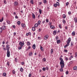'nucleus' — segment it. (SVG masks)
Wrapping results in <instances>:
<instances>
[{"label":"nucleus","mask_w":77,"mask_h":77,"mask_svg":"<svg viewBox=\"0 0 77 77\" xmlns=\"http://www.w3.org/2000/svg\"><path fill=\"white\" fill-rule=\"evenodd\" d=\"M59 59L60 60V64L61 67V68L60 69V71L61 72H63V68L64 67L65 64L63 58L60 57Z\"/></svg>","instance_id":"1"},{"label":"nucleus","mask_w":77,"mask_h":77,"mask_svg":"<svg viewBox=\"0 0 77 77\" xmlns=\"http://www.w3.org/2000/svg\"><path fill=\"white\" fill-rule=\"evenodd\" d=\"M6 48L7 49V56L8 57H9L10 55V51H9V46L8 45L6 46Z\"/></svg>","instance_id":"2"},{"label":"nucleus","mask_w":77,"mask_h":77,"mask_svg":"<svg viewBox=\"0 0 77 77\" xmlns=\"http://www.w3.org/2000/svg\"><path fill=\"white\" fill-rule=\"evenodd\" d=\"M24 42H22L21 41H20L19 43V45L22 47L23 46V45H24Z\"/></svg>","instance_id":"3"},{"label":"nucleus","mask_w":77,"mask_h":77,"mask_svg":"<svg viewBox=\"0 0 77 77\" xmlns=\"http://www.w3.org/2000/svg\"><path fill=\"white\" fill-rule=\"evenodd\" d=\"M49 35H45L44 37V39L45 40L48 39V38Z\"/></svg>","instance_id":"4"},{"label":"nucleus","mask_w":77,"mask_h":77,"mask_svg":"<svg viewBox=\"0 0 77 77\" xmlns=\"http://www.w3.org/2000/svg\"><path fill=\"white\" fill-rule=\"evenodd\" d=\"M19 5L18 3L17 2H14V5L15 7H17Z\"/></svg>","instance_id":"5"},{"label":"nucleus","mask_w":77,"mask_h":77,"mask_svg":"<svg viewBox=\"0 0 77 77\" xmlns=\"http://www.w3.org/2000/svg\"><path fill=\"white\" fill-rule=\"evenodd\" d=\"M32 18L33 19H35V14H33V13H32Z\"/></svg>","instance_id":"6"},{"label":"nucleus","mask_w":77,"mask_h":77,"mask_svg":"<svg viewBox=\"0 0 77 77\" xmlns=\"http://www.w3.org/2000/svg\"><path fill=\"white\" fill-rule=\"evenodd\" d=\"M73 70H77V66H75L73 67Z\"/></svg>","instance_id":"7"},{"label":"nucleus","mask_w":77,"mask_h":77,"mask_svg":"<svg viewBox=\"0 0 77 77\" xmlns=\"http://www.w3.org/2000/svg\"><path fill=\"white\" fill-rule=\"evenodd\" d=\"M27 45L28 46H30L31 45L30 42L29 41H27Z\"/></svg>","instance_id":"8"},{"label":"nucleus","mask_w":77,"mask_h":77,"mask_svg":"<svg viewBox=\"0 0 77 77\" xmlns=\"http://www.w3.org/2000/svg\"><path fill=\"white\" fill-rule=\"evenodd\" d=\"M21 26L23 28H25L26 27V25L25 24L23 23L21 24Z\"/></svg>","instance_id":"9"},{"label":"nucleus","mask_w":77,"mask_h":77,"mask_svg":"<svg viewBox=\"0 0 77 77\" xmlns=\"http://www.w3.org/2000/svg\"><path fill=\"white\" fill-rule=\"evenodd\" d=\"M6 27V26H3L1 28H2V29H3V30H5V29Z\"/></svg>","instance_id":"10"},{"label":"nucleus","mask_w":77,"mask_h":77,"mask_svg":"<svg viewBox=\"0 0 77 77\" xmlns=\"http://www.w3.org/2000/svg\"><path fill=\"white\" fill-rule=\"evenodd\" d=\"M57 44H59V43H61V41L60 40H57Z\"/></svg>","instance_id":"11"},{"label":"nucleus","mask_w":77,"mask_h":77,"mask_svg":"<svg viewBox=\"0 0 77 77\" xmlns=\"http://www.w3.org/2000/svg\"><path fill=\"white\" fill-rule=\"evenodd\" d=\"M36 47V45L35 44H34L32 45V48L34 49H35Z\"/></svg>","instance_id":"12"},{"label":"nucleus","mask_w":77,"mask_h":77,"mask_svg":"<svg viewBox=\"0 0 77 77\" xmlns=\"http://www.w3.org/2000/svg\"><path fill=\"white\" fill-rule=\"evenodd\" d=\"M57 32V31L56 30H54V31L53 32V34L54 35H56V33Z\"/></svg>","instance_id":"13"},{"label":"nucleus","mask_w":77,"mask_h":77,"mask_svg":"<svg viewBox=\"0 0 77 77\" xmlns=\"http://www.w3.org/2000/svg\"><path fill=\"white\" fill-rule=\"evenodd\" d=\"M74 21L75 23H77V18L76 17L74 18Z\"/></svg>","instance_id":"14"},{"label":"nucleus","mask_w":77,"mask_h":77,"mask_svg":"<svg viewBox=\"0 0 77 77\" xmlns=\"http://www.w3.org/2000/svg\"><path fill=\"white\" fill-rule=\"evenodd\" d=\"M50 28L53 29L55 28V27H54V26L53 25H51V26H50Z\"/></svg>","instance_id":"15"},{"label":"nucleus","mask_w":77,"mask_h":77,"mask_svg":"<svg viewBox=\"0 0 77 77\" xmlns=\"http://www.w3.org/2000/svg\"><path fill=\"white\" fill-rule=\"evenodd\" d=\"M72 35L73 36H75V32L73 31L72 33Z\"/></svg>","instance_id":"16"},{"label":"nucleus","mask_w":77,"mask_h":77,"mask_svg":"<svg viewBox=\"0 0 77 77\" xmlns=\"http://www.w3.org/2000/svg\"><path fill=\"white\" fill-rule=\"evenodd\" d=\"M63 22L64 24H65L66 23V21L64 19L63 20Z\"/></svg>","instance_id":"17"},{"label":"nucleus","mask_w":77,"mask_h":77,"mask_svg":"<svg viewBox=\"0 0 77 77\" xmlns=\"http://www.w3.org/2000/svg\"><path fill=\"white\" fill-rule=\"evenodd\" d=\"M32 29L33 31H35V27H33L32 28Z\"/></svg>","instance_id":"18"},{"label":"nucleus","mask_w":77,"mask_h":77,"mask_svg":"<svg viewBox=\"0 0 77 77\" xmlns=\"http://www.w3.org/2000/svg\"><path fill=\"white\" fill-rule=\"evenodd\" d=\"M38 24L37 23H36L35 25H34L35 26V27H36V28H37V27H38Z\"/></svg>","instance_id":"19"},{"label":"nucleus","mask_w":77,"mask_h":77,"mask_svg":"<svg viewBox=\"0 0 77 77\" xmlns=\"http://www.w3.org/2000/svg\"><path fill=\"white\" fill-rule=\"evenodd\" d=\"M17 24H18V25H20L21 24L20 22V21H18L17 22Z\"/></svg>","instance_id":"20"},{"label":"nucleus","mask_w":77,"mask_h":77,"mask_svg":"<svg viewBox=\"0 0 77 77\" xmlns=\"http://www.w3.org/2000/svg\"><path fill=\"white\" fill-rule=\"evenodd\" d=\"M32 52H30V53L29 54V56H31L32 55Z\"/></svg>","instance_id":"21"},{"label":"nucleus","mask_w":77,"mask_h":77,"mask_svg":"<svg viewBox=\"0 0 77 77\" xmlns=\"http://www.w3.org/2000/svg\"><path fill=\"white\" fill-rule=\"evenodd\" d=\"M23 68L22 67H21L20 69V71L21 72H23Z\"/></svg>","instance_id":"22"},{"label":"nucleus","mask_w":77,"mask_h":77,"mask_svg":"<svg viewBox=\"0 0 77 77\" xmlns=\"http://www.w3.org/2000/svg\"><path fill=\"white\" fill-rule=\"evenodd\" d=\"M39 12L40 13V14H41L42 13V11L41 9H39Z\"/></svg>","instance_id":"23"},{"label":"nucleus","mask_w":77,"mask_h":77,"mask_svg":"<svg viewBox=\"0 0 77 77\" xmlns=\"http://www.w3.org/2000/svg\"><path fill=\"white\" fill-rule=\"evenodd\" d=\"M30 3L32 5H33L34 3V1L33 0H31L30 1Z\"/></svg>","instance_id":"24"},{"label":"nucleus","mask_w":77,"mask_h":77,"mask_svg":"<svg viewBox=\"0 0 77 77\" xmlns=\"http://www.w3.org/2000/svg\"><path fill=\"white\" fill-rule=\"evenodd\" d=\"M4 20V17H2V19H0V22H2Z\"/></svg>","instance_id":"25"},{"label":"nucleus","mask_w":77,"mask_h":77,"mask_svg":"<svg viewBox=\"0 0 77 77\" xmlns=\"http://www.w3.org/2000/svg\"><path fill=\"white\" fill-rule=\"evenodd\" d=\"M41 47L40 48V49L42 51H43L44 50H43V47L41 46V45H40Z\"/></svg>","instance_id":"26"},{"label":"nucleus","mask_w":77,"mask_h":77,"mask_svg":"<svg viewBox=\"0 0 77 77\" xmlns=\"http://www.w3.org/2000/svg\"><path fill=\"white\" fill-rule=\"evenodd\" d=\"M62 26V25L61 24H59V27L60 29H61L62 28V27L61 26Z\"/></svg>","instance_id":"27"},{"label":"nucleus","mask_w":77,"mask_h":77,"mask_svg":"<svg viewBox=\"0 0 77 77\" xmlns=\"http://www.w3.org/2000/svg\"><path fill=\"white\" fill-rule=\"evenodd\" d=\"M69 46V45L67 44L66 45H65L64 46V48H66L68 46Z\"/></svg>","instance_id":"28"},{"label":"nucleus","mask_w":77,"mask_h":77,"mask_svg":"<svg viewBox=\"0 0 77 77\" xmlns=\"http://www.w3.org/2000/svg\"><path fill=\"white\" fill-rule=\"evenodd\" d=\"M70 42L67 41L66 42V43H67V44L68 45H69V43H70Z\"/></svg>","instance_id":"29"},{"label":"nucleus","mask_w":77,"mask_h":77,"mask_svg":"<svg viewBox=\"0 0 77 77\" xmlns=\"http://www.w3.org/2000/svg\"><path fill=\"white\" fill-rule=\"evenodd\" d=\"M43 3L44 4H46L47 3V1L46 0H44L43 1Z\"/></svg>","instance_id":"30"},{"label":"nucleus","mask_w":77,"mask_h":77,"mask_svg":"<svg viewBox=\"0 0 77 77\" xmlns=\"http://www.w3.org/2000/svg\"><path fill=\"white\" fill-rule=\"evenodd\" d=\"M6 75H7V74L5 72L3 73V75H4V76L5 77Z\"/></svg>","instance_id":"31"},{"label":"nucleus","mask_w":77,"mask_h":77,"mask_svg":"<svg viewBox=\"0 0 77 77\" xmlns=\"http://www.w3.org/2000/svg\"><path fill=\"white\" fill-rule=\"evenodd\" d=\"M41 23V21L40 20H38V25H39Z\"/></svg>","instance_id":"32"},{"label":"nucleus","mask_w":77,"mask_h":77,"mask_svg":"<svg viewBox=\"0 0 77 77\" xmlns=\"http://www.w3.org/2000/svg\"><path fill=\"white\" fill-rule=\"evenodd\" d=\"M31 46H29V47L28 48L26 49L27 51L29 49H30L31 48Z\"/></svg>","instance_id":"33"},{"label":"nucleus","mask_w":77,"mask_h":77,"mask_svg":"<svg viewBox=\"0 0 77 77\" xmlns=\"http://www.w3.org/2000/svg\"><path fill=\"white\" fill-rule=\"evenodd\" d=\"M74 45L73 43L72 42H71V46L72 47L73 45Z\"/></svg>","instance_id":"34"},{"label":"nucleus","mask_w":77,"mask_h":77,"mask_svg":"<svg viewBox=\"0 0 77 77\" xmlns=\"http://www.w3.org/2000/svg\"><path fill=\"white\" fill-rule=\"evenodd\" d=\"M66 17V16L65 14H63V19H65Z\"/></svg>","instance_id":"35"},{"label":"nucleus","mask_w":77,"mask_h":77,"mask_svg":"<svg viewBox=\"0 0 77 77\" xmlns=\"http://www.w3.org/2000/svg\"><path fill=\"white\" fill-rule=\"evenodd\" d=\"M71 38L69 37V38L68 39V41H69L71 42Z\"/></svg>","instance_id":"36"},{"label":"nucleus","mask_w":77,"mask_h":77,"mask_svg":"<svg viewBox=\"0 0 77 77\" xmlns=\"http://www.w3.org/2000/svg\"><path fill=\"white\" fill-rule=\"evenodd\" d=\"M46 23H48V22H49L48 19H46Z\"/></svg>","instance_id":"37"},{"label":"nucleus","mask_w":77,"mask_h":77,"mask_svg":"<svg viewBox=\"0 0 77 77\" xmlns=\"http://www.w3.org/2000/svg\"><path fill=\"white\" fill-rule=\"evenodd\" d=\"M53 52V48H52L51 50V53L52 54Z\"/></svg>","instance_id":"38"},{"label":"nucleus","mask_w":77,"mask_h":77,"mask_svg":"<svg viewBox=\"0 0 77 77\" xmlns=\"http://www.w3.org/2000/svg\"><path fill=\"white\" fill-rule=\"evenodd\" d=\"M68 14L69 15H70L71 14V11H69L68 13Z\"/></svg>","instance_id":"39"},{"label":"nucleus","mask_w":77,"mask_h":77,"mask_svg":"<svg viewBox=\"0 0 77 77\" xmlns=\"http://www.w3.org/2000/svg\"><path fill=\"white\" fill-rule=\"evenodd\" d=\"M15 61L16 62H17L18 61L17 59V58H15Z\"/></svg>","instance_id":"40"},{"label":"nucleus","mask_w":77,"mask_h":77,"mask_svg":"<svg viewBox=\"0 0 77 77\" xmlns=\"http://www.w3.org/2000/svg\"><path fill=\"white\" fill-rule=\"evenodd\" d=\"M7 23L9 25H10V21L8 20L7 21Z\"/></svg>","instance_id":"41"},{"label":"nucleus","mask_w":77,"mask_h":77,"mask_svg":"<svg viewBox=\"0 0 77 77\" xmlns=\"http://www.w3.org/2000/svg\"><path fill=\"white\" fill-rule=\"evenodd\" d=\"M2 28H0V33H2Z\"/></svg>","instance_id":"42"},{"label":"nucleus","mask_w":77,"mask_h":77,"mask_svg":"<svg viewBox=\"0 0 77 77\" xmlns=\"http://www.w3.org/2000/svg\"><path fill=\"white\" fill-rule=\"evenodd\" d=\"M12 73L13 74H15V72L14 70H13L12 71Z\"/></svg>","instance_id":"43"},{"label":"nucleus","mask_w":77,"mask_h":77,"mask_svg":"<svg viewBox=\"0 0 77 77\" xmlns=\"http://www.w3.org/2000/svg\"><path fill=\"white\" fill-rule=\"evenodd\" d=\"M22 46H20V47H19V48H18V49L19 50H20L22 48Z\"/></svg>","instance_id":"44"},{"label":"nucleus","mask_w":77,"mask_h":77,"mask_svg":"<svg viewBox=\"0 0 77 77\" xmlns=\"http://www.w3.org/2000/svg\"><path fill=\"white\" fill-rule=\"evenodd\" d=\"M59 39V37L58 36H57L56 37V40H57Z\"/></svg>","instance_id":"45"},{"label":"nucleus","mask_w":77,"mask_h":77,"mask_svg":"<svg viewBox=\"0 0 77 77\" xmlns=\"http://www.w3.org/2000/svg\"><path fill=\"white\" fill-rule=\"evenodd\" d=\"M45 69L46 70H48L49 69H48V66H47L45 68Z\"/></svg>","instance_id":"46"},{"label":"nucleus","mask_w":77,"mask_h":77,"mask_svg":"<svg viewBox=\"0 0 77 77\" xmlns=\"http://www.w3.org/2000/svg\"><path fill=\"white\" fill-rule=\"evenodd\" d=\"M45 70H46V68L45 67H43V68H42V70L43 71H45Z\"/></svg>","instance_id":"47"},{"label":"nucleus","mask_w":77,"mask_h":77,"mask_svg":"<svg viewBox=\"0 0 77 77\" xmlns=\"http://www.w3.org/2000/svg\"><path fill=\"white\" fill-rule=\"evenodd\" d=\"M7 65H8V66H9V65H10V63H9V61H8L7 62Z\"/></svg>","instance_id":"48"},{"label":"nucleus","mask_w":77,"mask_h":77,"mask_svg":"<svg viewBox=\"0 0 77 77\" xmlns=\"http://www.w3.org/2000/svg\"><path fill=\"white\" fill-rule=\"evenodd\" d=\"M46 60V59H45V58H43V61L44 62H45Z\"/></svg>","instance_id":"49"},{"label":"nucleus","mask_w":77,"mask_h":77,"mask_svg":"<svg viewBox=\"0 0 77 77\" xmlns=\"http://www.w3.org/2000/svg\"><path fill=\"white\" fill-rule=\"evenodd\" d=\"M73 63V62L72 61H71L69 63L71 64H72V63Z\"/></svg>","instance_id":"50"},{"label":"nucleus","mask_w":77,"mask_h":77,"mask_svg":"<svg viewBox=\"0 0 77 77\" xmlns=\"http://www.w3.org/2000/svg\"><path fill=\"white\" fill-rule=\"evenodd\" d=\"M54 7H57V4H54Z\"/></svg>","instance_id":"51"},{"label":"nucleus","mask_w":77,"mask_h":77,"mask_svg":"<svg viewBox=\"0 0 77 77\" xmlns=\"http://www.w3.org/2000/svg\"><path fill=\"white\" fill-rule=\"evenodd\" d=\"M56 5H57V6H59V3L58 2H57V4H56Z\"/></svg>","instance_id":"52"},{"label":"nucleus","mask_w":77,"mask_h":77,"mask_svg":"<svg viewBox=\"0 0 77 77\" xmlns=\"http://www.w3.org/2000/svg\"><path fill=\"white\" fill-rule=\"evenodd\" d=\"M32 76V75L31 73H30L29 75V77H31Z\"/></svg>","instance_id":"53"},{"label":"nucleus","mask_w":77,"mask_h":77,"mask_svg":"<svg viewBox=\"0 0 77 77\" xmlns=\"http://www.w3.org/2000/svg\"><path fill=\"white\" fill-rule=\"evenodd\" d=\"M21 64L22 65H23L24 64V63L23 62H22L21 63Z\"/></svg>","instance_id":"54"},{"label":"nucleus","mask_w":77,"mask_h":77,"mask_svg":"<svg viewBox=\"0 0 77 77\" xmlns=\"http://www.w3.org/2000/svg\"><path fill=\"white\" fill-rule=\"evenodd\" d=\"M69 4V2H67L66 4V5L67 6Z\"/></svg>","instance_id":"55"},{"label":"nucleus","mask_w":77,"mask_h":77,"mask_svg":"<svg viewBox=\"0 0 77 77\" xmlns=\"http://www.w3.org/2000/svg\"><path fill=\"white\" fill-rule=\"evenodd\" d=\"M4 3L5 4H7V2H6V0H5L4 1Z\"/></svg>","instance_id":"56"},{"label":"nucleus","mask_w":77,"mask_h":77,"mask_svg":"<svg viewBox=\"0 0 77 77\" xmlns=\"http://www.w3.org/2000/svg\"><path fill=\"white\" fill-rule=\"evenodd\" d=\"M66 75H68V74H69V72H68V71H66Z\"/></svg>","instance_id":"57"},{"label":"nucleus","mask_w":77,"mask_h":77,"mask_svg":"<svg viewBox=\"0 0 77 77\" xmlns=\"http://www.w3.org/2000/svg\"><path fill=\"white\" fill-rule=\"evenodd\" d=\"M16 35V33L15 32H14V36H15Z\"/></svg>","instance_id":"58"},{"label":"nucleus","mask_w":77,"mask_h":77,"mask_svg":"<svg viewBox=\"0 0 77 77\" xmlns=\"http://www.w3.org/2000/svg\"><path fill=\"white\" fill-rule=\"evenodd\" d=\"M49 24L50 25H52V22H49Z\"/></svg>","instance_id":"59"},{"label":"nucleus","mask_w":77,"mask_h":77,"mask_svg":"<svg viewBox=\"0 0 77 77\" xmlns=\"http://www.w3.org/2000/svg\"><path fill=\"white\" fill-rule=\"evenodd\" d=\"M64 51L65 52H68V50L66 49L64 50Z\"/></svg>","instance_id":"60"},{"label":"nucleus","mask_w":77,"mask_h":77,"mask_svg":"<svg viewBox=\"0 0 77 77\" xmlns=\"http://www.w3.org/2000/svg\"><path fill=\"white\" fill-rule=\"evenodd\" d=\"M65 29H66L67 30L68 29V27H67V26H66L65 27Z\"/></svg>","instance_id":"61"},{"label":"nucleus","mask_w":77,"mask_h":77,"mask_svg":"<svg viewBox=\"0 0 77 77\" xmlns=\"http://www.w3.org/2000/svg\"><path fill=\"white\" fill-rule=\"evenodd\" d=\"M65 59L66 61H68V58L67 57H66Z\"/></svg>","instance_id":"62"},{"label":"nucleus","mask_w":77,"mask_h":77,"mask_svg":"<svg viewBox=\"0 0 77 77\" xmlns=\"http://www.w3.org/2000/svg\"><path fill=\"white\" fill-rule=\"evenodd\" d=\"M45 22V20L42 21V23L43 24H44Z\"/></svg>","instance_id":"63"},{"label":"nucleus","mask_w":77,"mask_h":77,"mask_svg":"<svg viewBox=\"0 0 77 77\" xmlns=\"http://www.w3.org/2000/svg\"><path fill=\"white\" fill-rule=\"evenodd\" d=\"M15 18L16 19H18V17L17 16V15H16L15 17Z\"/></svg>","instance_id":"64"}]
</instances>
